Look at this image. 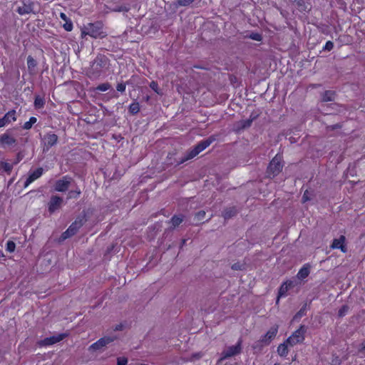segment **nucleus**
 <instances>
[{
	"mask_svg": "<svg viewBox=\"0 0 365 365\" xmlns=\"http://www.w3.org/2000/svg\"><path fill=\"white\" fill-rule=\"evenodd\" d=\"M202 356V354L201 352L192 354L190 357V360L194 361L200 359Z\"/></svg>",
	"mask_w": 365,
	"mask_h": 365,
	"instance_id": "nucleus-43",
	"label": "nucleus"
},
{
	"mask_svg": "<svg viewBox=\"0 0 365 365\" xmlns=\"http://www.w3.org/2000/svg\"><path fill=\"white\" fill-rule=\"evenodd\" d=\"M287 284H288V289L292 288V287H294V283L292 281L287 282Z\"/></svg>",
	"mask_w": 365,
	"mask_h": 365,
	"instance_id": "nucleus-55",
	"label": "nucleus"
},
{
	"mask_svg": "<svg viewBox=\"0 0 365 365\" xmlns=\"http://www.w3.org/2000/svg\"><path fill=\"white\" fill-rule=\"evenodd\" d=\"M66 334H58L50 337H46L38 342V344L40 346H50L54 344H56L61 341H62L66 336Z\"/></svg>",
	"mask_w": 365,
	"mask_h": 365,
	"instance_id": "nucleus-9",
	"label": "nucleus"
},
{
	"mask_svg": "<svg viewBox=\"0 0 365 365\" xmlns=\"http://www.w3.org/2000/svg\"><path fill=\"white\" fill-rule=\"evenodd\" d=\"M107 63L108 58L104 55L99 54L92 62L91 66L95 71L99 73L103 68L106 67Z\"/></svg>",
	"mask_w": 365,
	"mask_h": 365,
	"instance_id": "nucleus-12",
	"label": "nucleus"
},
{
	"mask_svg": "<svg viewBox=\"0 0 365 365\" xmlns=\"http://www.w3.org/2000/svg\"><path fill=\"white\" fill-rule=\"evenodd\" d=\"M1 166L7 173H10L13 168L12 165L6 162H1Z\"/></svg>",
	"mask_w": 365,
	"mask_h": 365,
	"instance_id": "nucleus-32",
	"label": "nucleus"
},
{
	"mask_svg": "<svg viewBox=\"0 0 365 365\" xmlns=\"http://www.w3.org/2000/svg\"><path fill=\"white\" fill-rule=\"evenodd\" d=\"M27 66L29 70L34 68L36 66V60L31 56L27 58Z\"/></svg>",
	"mask_w": 365,
	"mask_h": 365,
	"instance_id": "nucleus-29",
	"label": "nucleus"
},
{
	"mask_svg": "<svg viewBox=\"0 0 365 365\" xmlns=\"http://www.w3.org/2000/svg\"><path fill=\"white\" fill-rule=\"evenodd\" d=\"M89 35L93 38H103L106 36L103 31V24L101 21H96L93 24H88L84 26L81 30V36Z\"/></svg>",
	"mask_w": 365,
	"mask_h": 365,
	"instance_id": "nucleus-2",
	"label": "nucleus"
},
{
	"mask_svg": "<svg viewBox=\"0 0 365 365\" xmlns=\"http://www.w3.org/2000/svg\"><path fill=\"white\" fill-rule=\"evenodd\" d=\"M63 203V197L58 195H51L49 202H48V210L50 214L54 213L56 210H59Z\"/></svg>",
	"mask_w": 365,
	"mask_h": 365,
	"instance_id": "nucleus-7",
	"label": "nucleus"
},
{
	"mask_svg": "<svg viewBox=\"0 0 365 365\" xmlns=\"http://www.w3.org/2000/svg\"><path fill=\"white\" fill-rule=\"evenodd\" d=\"M175 155L174 153H173V154H172V153H169V155H168V158L169 160H171L172 156H173V155Z\"/></svg>",
	"mask_w": 365,
	"mask_h": 365,
	"instance_id": "nucleus-57",
	"label": "nucleus"
},
{
	"mask_svg": "<svg viewBox=\"0 0 365 365\" xmlns=\"http://www.w3.org/2000/svg\"><path fill=\"white\" fill-rule=\"evenodd\" d=\"M86 221L87 220L86 218V214L83 213L82 215L78 216L75 221L70 225V227L78 232Z\"/></svg>",
	"mask_w": 365,
	"mask_h": 365,
	"instance_id": "nucleus-19",
	"label": "nucleus"
},
{
	"mask_svg": "<svg viewBox=\"0 0 365 365\" xmlns=\"http://www.w3.org/2000/svg\"><path fill=\"white\" fill-rule=\"evenodd\" d=\"M63 29L67 31H71L73 29V24L71 20L65 22L63 26Z\"/></svg>",
	"mask_w": 365,
	"mask_h": 365,
	"instance_id": "nucleus-42",
	"label": "nucleus"
},
{
	"mask_svg": "<svg viewBox=\"0 0 365 365\" xmlns=\"http://www.w3.org/2000/svg\"><path fill=\"white\" fill-rule=\"evenodd\" d=\"M125 9H123L122 7L119 8L118 9H117L116 11H125Z\"/></svg>",
	"mask_w": 365,
	"mask_h": 365,
	"instance_id": "nucleus-59",
	"label": "nucleus"
},
{
	"mask_svg": "<svg viewBox=\"0 0 365 365\" xmlns=\"http://www.w3.org/2000/svg\"><path fill=\"white\" fill-rule=\"evenodd\" d=\"M336 93L334 91L327 90L321 93L322 102H329L335 101Z\"/></svg>",
	"mask_w": 365,
	"mask_h": 365,
	"instance_id": "nucleus-20",
	"label": "nucleus"
},
{
	"mask_svg": "<svg viewBox=\"0 0 365 365\" xmlns=\"http://www.w3.org/2000/svg\"><path fill=\"white\" fill-rule=\"evenodd\" d=\"M43 170L42 168H38L36 170H34L33 173H30L29 177L27 178L26 180L24 182V187H28L29 184H31L35 180L40 178L43 174Z\"/></svg>",
	"mask_w": 365,
	"mask_h": 365,
	"instance_id": "nucleus-16",
	"label": "nucleus"
},
{
	"mask_svg": "<svg viewBox=\"0 0 365 365\" xmlns=\"http://www.w3.org/2000/svg\"><path fill=\"white\" fill-rule=\"evenodd\" d=\"M60 17L61 19H63L65 22L70 20L67 16L64 14V13H61L60 14Z\"/></svg>",
	"mask_w": 365,
	"mask_h": 365,
	"instance_id": "nucleus-50",
	"label": "nucleus"
},
{
	"mask_svg": "<svg viewBox=\"0 0 365 365\" xmlns=\"http://www.w3.org/2000/svg\"><path fill=\"white\" fill-rule=\"evenodd\" d=\"M129 112L132 115H135L140 111V105L138 102L131 103L129 106Z\"/></svg>",
	"mask_w": 365,
	"mask_h": 365,
	"instance_id": "nucleus-26",
	"label": "nucleus"
},
{
	"mask_svg": "<svg viewBox=\"0 0 365 365\" xmlns=\"http://www.w3.org/2000/svg\"><path fill=\"white\" fill-rule=\"evenodd\" d=\"M307 331V328L304 325H301L300 327L296 330L286 341V343L291 346H294L298 343H302L304 339V334Z\"/></svg>",
	"mask_w": 365,
	"mask_h": 365,
	"instance_id": "nucleus-5",
	"label": "nucleus"
},
{
	"mask_svg": "<svg viewBox=\"0 0 365 365\" xmlns=\"http://www.w3.org/2000/svg\"><path fill=\"white\" fill-rule=\"evenodd\" d=\"M16 120V110H9L4 115L3 118H0V128L4 127L5 125L9 124L12 121H15Z\"/></svg>",
	"mask_w": 365,
	"mask_h": 365,
	"instance_id": "nucleus-13",
	"label": "nucleus"
},
{
	"mask_svg": "<svg viewBox=\"0 0 365 365\" xmlns=\"http://www.w3.org/2000/svg\"><path fill=\"white\" fill-rule=\"evenodd\" d=\"M306 304L300 309V310L295 314L294 319L300 318L305 314Z\"/></svg>",
	"mask_w": 365,
	"mask_h": 365,
	"instance_id": "nucleus-45",
	"label": "nucleus"
},
{
	"mask_svg": "<svg viewBox=\"0 0 365 365\" xmlns=\"http://www.w3.org/2000/svg\"><path fill=\"white\" fill-rule=\"evenodd\" d=\"M150 87L151 89H153L156 93L158 94H162L161 93V90L158 87V83L155 81H153L150 83Z\"/></svg>",
	"mask_w": 365,
	"mask_h": 365,
	"instance_id": "nucleus-31",
	"label": "nucleus"
},
{
	"mask_svg": "<svg viewBox=\"0 0 365 365\" xmlns=\"http://www.w3.org/2000/svg\"><path fill=\"white\" fill-rule=\"evenodd\" d=\"M288 284L287 282L283 283L279 287L278 296L277 299V303L279 302V298L282 297H285L287 295V292L288 291Z\"/></svg>",
	"mask_w": 365,
	"mask_h": 365,
	"instance_id": "nucleus-23",
	"label": "nucleus"
},
{
	"mask_svg": "<svg viewBox=\"0 0 365 365\" xmlns=\"http://www.w3.org/2000/svg\"><path fill=\"white\" fill-rule=\"evenodd\" d=\"M195 0H178V5L180 6H188Z\"/></svg>",
	"mask_w": 365,
	"mask_h": 365,
	"instance_id": "nucleus-39",
	"label": "nucleus"
},
{
	"mask_svg": "<svg viewBox=\"0 0 365 365\" xmlns=\"http://www.w3.org/2000/svg\"><path fill=\"white\" fill-rule=\"evenodd\" d=\"M278 331V327H272L269 329V330L263 335L261 339L257 341V345H261L262 343H264L265 345H268L271 341L275 337Z\"/></svg>",
	"mask_w": 365,
	"mask_h": 365,
	"instance_id": "nucleus-11",
	"label": "nucleus"
},
{
	"mask_svg": "<svg viewBox=\"0 0 365 365\" xmlns=\"http://www.w3.org/2000/svg\"><path fill=\"white\" fill-rule=\"evenodd\" d=\"M231 268L233 270H244L245 269V264H242L240 262L234 263Z\"/></svg>",
	"mask_w": 365,
	"mask_h": 365,
	"instance_id": "nucleus-35",
	"label": "nucleus"
},
{
	"mask_svg": "<svg viewBox=\"0 0 365 365\" xmlns=\"http://www.w3.org/2000/svg\"><path fill=\"white\" fill-rule=\"evenodd\" d=\"M72 181V178L68 175L63 176L55 182L54 190L57 192H66L68 190Z\"/></svg>",
	"mask_w": 365,
	"mask_h": 365,
	"instance_id": "nucleus-6",
	"label": "nucleus"
},
{
	"mask_svg": "<svg viewBox=\"0 0 365 365\" xmlns=\"http://www.w3.org/2000/svg\"><path fill=\"white\" fill-rule=\"evenodd\" d=\"M37 121L36 117H31L29 120L26 122L23 125V128L25 130H29L31 128L32 125Z\"/></svg>",
	"mask_w": 365,
	"mask_h": 365,
	"instance_id": "nucleus-28",
	"label": "nucleus"
},
{
	"mask_svg": "<svg viewBox=\"0 0 365 365\" xmlns=\"http://www.w3.org/2000/svg\"><path fill=\"white\" fill-rule=\"evenodd\" d=\"M309 272H310V267L307 264V265H304L302 268H301L297 274V277L300 279H305L307 277H308V275L309 274Z\"/></svg>",
	"mask_w": 365,
	"mask_h": 365,
	"instance_id": "nucleus-22",
	"label": "nucleus"
},
{
	"mask_svg": "<svg viewBox=\"0 0 365 365\" xmlns=\"http://www.w3.org/2000/svg\"><path fill=\"white\" fill-rule=\"evenodd\" d=\"M45 101L43 98L39 96H36L34 100V106L36 108H41L43 107Z\"/></svg>",
	"mask_w": 365,
	"mask_h": 365,
	"instance_id": "nucleus-27",
	"label": "nucleus"
},
{
	"mask_svg": "<svg viewBox=\"0 0 365 365\" xmlns=\"http://www.w3.org/2000/svg\"><path fill=\"white\" fill-rule=\"evenodd\" d=\"M216 140L215 135H211L205 140L199 142L190 152H188L185 156L179 158L176 160V165H179L185 161L193 158L200 152L207 148L212 142Z\"/></svg>",
	"mask_w": 365,
	"mask_h": 365,
	"instance_id": "nucleus-1",
	"label": "nucleus"
},
{
	"mask_svg": "<svg viewBox=\"0 0 365 365\" xmlns=\"http://www.w3.org/2000/svg\"><path fill=\"white\" fill-rule=\"evenodd\" d=\"M110 88V85L108 83H104L98 85L96 90L99 91H106Z\"/></svg>",
	"mask_w": 365,
	"mask_h": 365,
	"instance_id": "nucleus-34",
	"label": "nucleus"
},
{
	"mask_svg": "<svg viewBox=\"0 0 365 365\" xmlns=\"http://www.w3.org/2000/svg\"><path fill=\"white\" fill-rule=\"evenodd\" d=\"M205 212L204 210H200L195 214L194 220L197 222H201L202 220H203V219L205 218Z\"/></svg>",
	"mask_w": 365,
	"mask_h": 365,
	"instance_id": "nucleus-30",
	"label": "nucleus"
},
{
	"mask_svg": "<svg viewBox=\"0 0 365 365\" xmlns=\"http://www.w3.org/2000/svg\"><path fill=\"white\" fill-rule=\"evenodd\" d=\"M168 163L172 165V164H173L174 163H173V162H172V161L170 160V162H168Z\"/></svg>",
	"mask_w": 365,
	"mask_h": 365,
	"instance_id": "nucleus-61",
	"label": "nucleus"
},
{
	"mask_svg": "<svg viewBox=\"0 0 365 365\" xmlns=\"http://www.w3.org/2000/svg\"><path fill=\"white\" fill-rule=\"evenodd\" d=\"M248 38L257 41H260L262 39V36L258 33H252L248 36Z\"/></svg>",
	"mask_w": 365,
	"mask_h": 365,
	"instance_id": "nucleus-36",
	"label": "nucleus"
},
{
	"mask_svg": "<svg viewBox=\"0 0 365 365\" xmlns=\"http://www.w3.org/2000/svg\"><path fill=\"white\" fill-rule=\"evenodd\" d=\"M58 136L55 133H47L44 135L43 140H45V146L46 150H48L51 147L53 146L57 143Z\"/></svg>",
	"mask_w": 365,
	"mask_h": 365,
	"instance_id": "nucleus-17",
	"label": "nucleus"
},
{
	"mask_svg": "<svg viewBox=\"0 0 365 365\" xmlns=\"http://www.w3.org/2000/svg\"><path fill=\"white\" fill-rule=\"evenodd\" d=\"M258 115L255 113H252L250 116L249 120H252V122L257 118Z\"/></svg>",
	"mask_w": 365,
	"mask_h": 365,
	"instance_id": "nucleus-53",
	"label": "nucleus"
},
{
	"mask_svg": "<svg viewBox=\"0 0 365 365\" xmlns=\"http://www.w3.org/2000/svg\"><path fill=\"white\" fill-rule=\"evenodd\" d=\"M283 165L281 163V158L276 155L269 163L267 174L269 178L277 176L282 170Z\"/></svg>",
	"mask_w": 365,
	"mask_h": 365,
	"instance_id": "nucleus-4",
	"label": "nucleus"
},
{
	"mask_svg": "<svg viewBox=\"0 0 365 365\" xmlns=\"http://www.w3.org/2000/svg\"><path fill=\"white\" fill-rule=\"evenodd\" d=\"M237 212L238 210L235 207H226L222 212V217L225 220H228L235 217Z\"/></svg>",
	"mask_w": 365,
	"mask_h": 365,
	"instance_id": "nucleus-21",
	"label": "nucleus"
},
{
	"mask_svg": "<svg viewBox=\"0 0 365 365\" xmlns=\"http://www.w3.org/2000/svg\"><path fill=\"white\" fill-rule=\"evenodd\" d=\"M81 194L80 190H71L68 194V198H77Z\"/></svg>",
	"mask_w": 365,
	"mask_h": 365,
	"instance_id": "nucleus-37",
	"label": "nucleus"
},
{
	"mask_svg": "<svg viewBox=\"0 0 365 365\" xmlns=\"http://www.w3.org/2000/svg\"><path fill=\"white\" fill-rule=\"evenodd\" d=\"M128 359L125 357H118L117 359V365H127Z\"/></svg>",
	"mask_w": 365,
	"mask_h": 365,
	"instance_id": "nucleus-46",
	"label": "nucleus"
},
{
	"mask_svg": "<svg viewBox=\"0 0 365 365\" xmlns=\"http://www.w3.org/2000/svg\"><path fill=\"white\" fill-rule=\"evenodd\" d=\"M123 324H117L115 325V328H114V331H120L123 329Z\"/></svg>",
	"mask_w": 365,
	"mask_h": 365,
	"instance_id": "nucleus-51",
	"label": "nucleus"
},
{
	"mask_svg": "<svg viewBox=\"0 0 365 365\" xmlns=\"http://www.w3.org/2000/svg\"><path fill=\"white\" fill-rule=\"evenodd\" d=\"M149 99H150V97H149L148 96L145 97V101H149Z\"/></svg>",
	"mask_w": 365,
	"mask_h": 365,
	"instance_id": "nucleus-60",
	"label": "nucleus"
},
{
	"mask_svg": "<svg viewBox=\"0 0 365 365\" xmlns=\"http://www.w3.org/2000/svg\"><path fill=\"white\" fill-rule=\"evenodd\" d=\"M116 337L114 336H104L91 344L88 349L89 351L101 350L104 346L114 341Z\"/></svg>",
	"mask_w": 365,
	"mask_h": 365,
	"instance_id": "nucleus-8",
	"label": "nucleus"
},
{
	"mask_svg": "<svg viewBox=\"0 0 365 365\" xmlns=\"http://www.w3.org/2000/svg\"><path fill=\"white\" fill-rule=\"evenodd\" d=\"M68 230L72 236H73L77 232L76 230H73V228H71V227L70 226L68 228Z\"/></svg>",
	"mask_w": 365,
	"mask_h": 365,
	"instance_id": "nucleus-54",
	"label": "nucleus"
},
{
	"mask_svg": "<svg viewBox=\"0 0 365 365\" xmlns=\"http://www.w3.org/2000/svg\"><path fill=\"white\" fill-rule=\"evenodd\" d=\"M274 365H280V364H279L276 363V364H274Z\"/></svg>",
	"mask_w": 365,
	"mask_h": 365,
	"instance_id": "nucleus-62",
	"label": "nucleus"
},
{
	"mask_svg": "<svg viewBox=\"0 0 365 365\" xmlns=\"http://www.w3.org/2000/svg\"><path fill=\"white\" fill-rule=\"evenodd\" d=\"M341 128V124L336 123L334 125H328L327 127V130L328 131H331V130H336V129H340Z\"/></svg>",
	"mask_w": 365,
	"mask_h": 365,
	"instance_id": "nucleus-44",
	"label": "nucleus"
},
{
	"mask_svg": "<svg viewBox=\"0 0 365 365\" xmlns=\"http://www.w3.org/2000/svg\"><path fill=\"white\" fill-rule=\"evenodd\" d=\"M277 353L281 356H286L288 354V348L286 342L279 345Z\"/></svg>",
	"mask_w": 365,
	"mask_h": 365,
	"instance_id": "nucleus-25",
	"label": "nucleus"
},
{
	"mask_svg": "<svg viewBox=\"0 0 365 365\" xmlns=\"http://www.w3.org/2000/svg\"><path fill=\"white\" fill-rule=\"evenodd\" d=\"M185 243H186V240H182V242H181V246H180V247H182L183 245H185Z\"/></svg>",
	"mask_w": 365,
	"mask_h": 365,
	"instance_id": "nucleus-56",
	"label": "nucleus"
},
{
	"mask_svg": "<svg viewBox=\"0 0 365 365\" xmlns=\"http://www.w3.org/2000/svg\"><path fill=\"white\" fill-rule=\"evenodd\" d=\"M345 240V236L341 235L339 238L334 239L330 247L332 249H340L342 252L345 253L347 252V248L344 245Z\"/></svg>",
	"mask_w": 365,
	"mask_h": 365,
	"instance_id": "nucleus-14",
	"label": "nucleus"
},
{
	"mask_svg": "<svg viewBox=\"0 0 365 365\" xmlns=\"http://www.w3.org/2000/svg\"><path fill=\"white\" fill-rule=\"evenodd\" d=\"M34 2H32L31 0H22L21 1V5L18 6L16 11L20 15L34 13Z\"/></svg>",
	"mask_w": 365,
	"mask_h": 365,
	"instance_id": "nucleus-10",
	"label": "nucleus"
},
{
	"mask_svg": "<svg viewBox=\"0 0 365 365\" xmlns=\"http://www.w3.org/2000/svg\"><path fill=\"white\" fill-rule=\"evenodd\" d=\"M334 48V43L331 41H328L323 48V51H330Z\"/></svg>",
	"mask_w": 365,
	"mask_h": 365,
	"instance_id": "nucleus-41",
	"label": "nucleus"
},
{
	"mask_svg": "<svg viewBox=\"0 0 365 365\" xmlns=\"http://www.w3.org/2000/svg\"><path fill=\"white\" fill-rule=\"evenodd\" d=\"M183 221V215H174L170 222L172 224V229L178 227Z\"/></svg>",
	"mask_w": 365,
	"mask_h": 365,
	"instance_id": "nucleus-24",
	"label": "nucleus"
},
{
	"mask_svg": "<svg viewBox=\"0 0 365 365\" xmlns=\"http://www.w3.org/2000/svg\"><path fill=\"white\" fill-rule=\"evenodd\" d=\"M264 343H262L261 345H257V341L253 345V349H260L263 346H264Z\"/></svg>",
	"mask_w": 365,
	"mask_h": 365,
	"instance_id": "nucleus-52",
	"label": "nucleus"
},
{
	"mask_svg": "<svg viewBox=\"0 0 365 365\" xmlns=\"http://www.w3.org/2000/svg\"><path fill=\"white\" fill-rule=\"evenodd\" d=\"M349 307L346 305L342 306L340 309L339 310L338 315L339 317H344L346 313L348 312Z\"/></svg>",
	"mask_w": 365,
	"mask_h": 365,
	"instance_id": "nucleus-40",
	"label": "nucleus"
},
{
	"mask_svg": "<svg viewBox=\"0 0 365 365\" xmlns=\"http://www.w3.org/2000/svg\"><path fill=\"white\" fill-rule=\"evenodd\" d=\"M23 158H24V155L21 153H19L16 155V158L14 163V164L19 163L23 159Z\"/></svg>",
	"mask_w": 365,
	"mask_h": 365,
	"instance_id": "nucleus-49",
	"label": "nucleus"
},
{
	"mask_svg": "<svg viewBox=\"0 0 365 365\" xmlns=\"http://www.w3.org/2000/svg\"><path fill=\"white\" fill-rule=\"evenodd\" d=\"M242 339H240L237 344L234 346H230L225 349L221 353L219 362L240 354L242 352Z\"/></svg>",
	"mask_w": 365,
	"mask_h": 365,
	"instance_id": "nucleus-3",
	"label": "nucleus"
},
{
	"mask_svg": "<svg viewBox=\"0 0 365 365\" xmlns=\"http://www.w3.org/2000/svg\"><path fill=\"white\" fill-rule=\"evenodd\" d=\"M16 248V244L13 241H8L6 243V250L9 252H14Z\"/></svg>",
	"mask_w": 365,
	"mask_h": 365,
	"instance_id": "nucleus-38",
	"label": "nucleus"
},
{
	"mask_svg": "<svg viewBox=\"0 0 365 365\" xmlns=\"http://www.w3.org/2000/svg\"><path fill=\"white\" fill-rule=\"evenodd\" d=\"M16 140L11 136L8 132L0 135V145L5 147L6 145H12L16 144Z\"/></svg>",
	"mask_w": 365,
	"mask_h": 365,
	"instance_id": "nucleus-15",
	"label": "nucleus"
},
{
	"mask_svg": "<svg viewBox=\"0 0 365 365\" xmlns=\"http://www.w3.org/2000/svg\"><path fill=\"white\" fill-rule=\"evenodd\" d=\"M72 237L71 233L69 232L68 230L67 229L65 232H63L61 235V240H65L69 237Z\"/></svg>",
	"mask_w": 365,
	"mask_h": 365,
	"instance_id": "nucleus-47",
	"label": "nucleus"
},
{
	"mask_svg": "<svg viewBox=\"0 0 365 365\" xmlns=\"http://www.w3.org/2000/svg\"><path fill=\"white\" fill-rule=\"evenodd\" d=\"M362 349L365 350V341L361 343Z\"/></svg>",
	"mask_w": 365,
	"mask_h": 365,
	"instance_id": "nucleus-58",
	"label": "nucleus"
},
{
	"mask_svg": "<svg viewBox=\"0 0 365 365\" xmlns=\"http://www.w3.org/2000/svg\"><path fill=\"white\" fill-rule=\"evenodd\" d=\"M251 125L252 120H249V118L246 120H242L235 124L234 130L237 133H239L245 129L250 128Z\"/></svg>",
	"mask_w": 365,
	"mask_h": 365,
	"instance_id": "nucleus-18",
	"label": "nucleus"
},
{
	"mask_svg": "<svg viewBox=\"0 0 365 365\" xmlns=\"http://www.w3.org/2000/svg\"><path fill=\"white\" fill-rule=\"evenodd\" d=\"M310 200H311V197L309 196V192L308 190H306L304 192V195L302 196V202H305L309 201Z\"/></svg>",
	"mask_w": 365,
	"mask_h": 365,
	"instance_id": "nucleus-48",
	"label": "nucleus"
},
{
	"mask_svg": "<svg viewBox=\"0 0 365 365\" xmlns=\"http://www.w3.org/2000/svg\"><path fill=\"white\" fill-rule=\"evenodd\" d=\"M128 84V82H121L118 83L116 86V90L120 93H123L125 91L126 86Z\"/></svg>",
	"mask_w": 365,
	"mask_h": 365,
	"instance_id": "nucleus-33",
	"label": "nucleus"
}]
</instances>
